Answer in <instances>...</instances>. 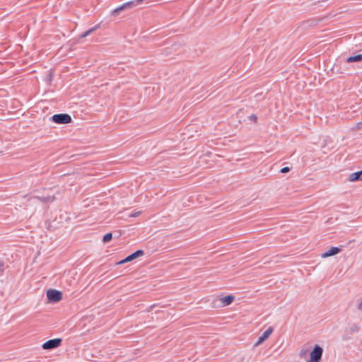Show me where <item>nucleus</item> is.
Wrapping results in <instances>:
<instances>
[{
  "label": "nucleus",
  "mask_w": 362,
  "mask_h": 362,
  "mask_svg": "<svg viewBox=\"0 0 362 362\" xmlns=\"http://www.w3.org/2000/svg\"><path fill=\"white\" fill-rule=\"evenodd\" d=\"M62 292L57 289L49 288L46 291L47 302L49 303L59 302L62 299Z\"/></svg>",
  "instance_id": "1"
},
{
  "label": "nucleus",
  "mask_w": 362,
  "mask_h": 362,
  "mask_svg": "<svg viewBox=\"0 0 362 362\" xmlns=\"http://www.w3.org/2000/svg\"><path fill=\"white\" fill-rule=\"evenodd\" d=\"M52 121L57 124H67L71 122V117L66 113L55 114L52 118Z\"/></svg>",
  "instance_id": "2"
},
{
  "label": "nucleus",
  "mask_w": 362,
  "mask_h": 362,
  "mask_svg": "<svg viewBox=\"0 0 362 362\" xmlns=\"http://www.w3.org/2000/svg\"><path fill=\"white\" fill-rule=\"evenodd\" d=\"M323 349L321 346L315 345L310 354V358L307 362H319L322 356Z\"/></svg>",
  "instance_id": "3"
},
{
  "label": "nucleus",
  "mask_w": 362,
  "mask_h": 362,
  "mask_svg": "<svg viewBox=\"0 0 362 362\" xmlns=\"http://www.w3.org/2000/svg\"><path fill=\"white\" fill-rule=\"evenodd\" d=\"M62 339L59 338L49 339L42 344V348L45 350H50L59 347L61 345Z\"/></svg>",
  "instance_id": "4"
},
{
  "label": "nucleus",
  "mask_w": 362,
  "mask_h": 362,
  "mask_svg": "<svg viewBox=\"0 0 362 362\" xmlns=\"http://www.w3.org/2000/svg\"><path fill=\"white\" fill-rule=\"evenodd\" d=\"M144 255V251L141 250H139L136 251L135 252L132 253V255L127 256L125 259L119 261L117 264H122L126 262H131L136 258H139Z\"/></svg>",
  "instance_id": "5"
},
{
  "label": "nucleus",
  "mask_w": 362,
  "mask_h": 362,
  "mask_svg": "<svg viewBox=\"0 0 362 362\" xmlns=\"http://www.w3.org/2000/svg\"><path fill=\"white\" fill-rule=\"evenodd\" d=\"M341 249L338 247H332L320 255L321 258L325 259L331 256L336 255L341 252Z\"/></svg>",
  "instance_id": "6"
},
{
  "label": "nucleus",
  "mask_w": 362,
  "mask_h": 362,
  "mask_svg": "<svg viewBox=\"0 0 362 362\" xmlns=\"http://www.w3.org/2000/svg\"><path fill=\"white\" fill-rule=\"evenodd\" d=\"M235 297L233 295H228L225 296H221L219 298V301L221 304L222 307H226L233 303Z\"/></svg>",
  "instance_id": "7"
},
{
  "label": "nucleus",
  "mask_w": 362,
  "mask_h": 362,
  "mask_svg": "<svg viewBox=\"0 0 362 362\" xmlns=\"http://www.w3.org/2000/svg\"><path fill=\"white\" fill-rule=\"evenodd\" d=\"M273 332V328L269 327L258 339L257 342L255 344V346H258L261 344H262L269 337V336Z\"/></svg>",
  "instance_id": "8"
},
{
  "label": "nucleus",
  "mask_w": 362,
  "mask_h": 362,
  "mask_svg": "<svg viewBox=\"0 0 362 362\" xmlns=\"http://www.w3.org/2000/svg\"><path fill=\"white\" fill-rule=\"evenodd\" d=\"M348 181L350 182L362 181V170L360 171L352 173L349 174V175L348 177Z\"/></svg>",
  "instance_id": "9"
},
{
  "label": "nucleus",
  "mask_w": 362,
  "mask_h": 362,
  "mask_svg": "<svg viewBox=\"0 0 362 362\" xmlns=\"http://www.w3.org/2000/svg\"><path fill=\"white\" fill-rule=\"evenodd\" d=\"M361 61H362V54L349 57L346 59L347 63L359 62Z\"/></svg>",
  "instance_id": "10"
},
{
  "label": "nucleus",
  "mask_w": 362,
  "mask_h": 362,
  "mask_svg": "<svg viewBox=\"0 0 362 362\" xmlns=\"http://www.w3.org/2000/svg\"><path fill=\"white\" fill-rule=\"evenodd\" d=\"M129 4H130L129 2H127V3H125V4H122V6H120L116 8L115 9H114L113 11H112V13L114 15H115V14L119 13L120 11H123Z\"/></svg>",
  "instance_id": "11"
},
{
  "label": "nucleus",
  "mask_w": 362,
  "mask_h": 362,
  "mask_svg": "<svg viewBox=\"0 0 362 362\" xmlns=\"http://www.w3.org/2000/svg\"><path fill=\"white\" fill-rule=\"evenodd\" d=\"M41 200L44 202H52L54 200V197L53 196L44 197Z\"/></svg>",
  "instance_id": "12"
},
{
  "label": "nucleus",
  "mask_w": 362,
  "mask_h": 362,
  "mask_svg": "<svg viewBox=\"0 0 362 362\" xmlns=\"http://www.w3.org/2000/svg\"><path fill=\"white\" fill-rule=\"evenodd\" d=\"M112 233H109L105 234L103 236V240L104 243H107L112 239Z\"/></svg>",
  "instance_id": "13"
},
{
  "label": "nucleus",
  "mask_w": 362,
  "mask_h": 362,
  "mask_svg": "<svg viewBox=\"0 0 362 362\" xmlns=\"http://www.w3.org/2000/svg\"><path fill=\"white\" fill-rule=\"evenodd\" d=\"M96 30V28H90L89 29L88 31H86V33H84L83 34H82L81 35V37H85L86 36H88V35H90V33H92L94 30Z\"/></svg>",
  "instance_id": "14"
},
{
  "label": "nucleus",
  "mask_w": 362,
  "mask_h": 362,
  "mask_svg": "<svg viewBox=\"0 0 362 362\" xmlns=\"http://www.w3.org/2000/svg\"><path fill=\"white\" fill-rule=\"evenodd\" d=\"M357 309L358 310H359L360 312H362V299L361 300V301L358 303L357 305Z\"/></svg>",
  "instance_id": "15"
},
{
  "label": "nucleus",
  "mask_w": 362,
  "mask_h": 362,
  "mask_svg": "<svg viewBox=\"0 0 362 362\" xmlns=\"http://www.w3.org/2000/svg\"><path fill=\"white\" fill-rule=\"evenodd\" d=\"M141 212L140 211H137V212H135L134 214H132L130 215V217H137L140 215Z\"/></svg>",
  "instance_id": "16"
},
{
  "label": "nucleus",
  "mask_w": 362,
  "mask_h": 362,
  "mask_svg": "<svg viewBox=\"0 0 362 362\" xmlns=\"http://www.w3.org/2000/svg\"><path fill=\"white\" fill-rule=\"evenodd\" d=\"M288 170H289V168L288 167H285L281 170V172L283 173H285L288 172Z\"/></svg>",
  "instance_id": "17"
},
{
  "label": "nucleus",
  "mask_w": 362,
  "mask_h": 362,
  "mask_svg": "<svg viewBox=\"0 0 362 362\" xmlns=\"http://www.w3.org/2000/svg\"><path fill=\"white\" fill-rule=\"evenodd\" d=\"M211 155V153L210 152H207L206 153H205V156H210Z\"/></svg>",
  "instance_id": "18"
},
{
  "label": "nucleus",
  "mask_w": 362,
  "mask_h": 362,
  "mask_svg": "<svg viewBox=\"0 0 362 362\" xmlns=\"http://www.w3.org/2000/svg\"><path fill=\"white\" fill-rule=\"evenodd\" d=\"M358 127H362V122H359V123L358 124Z\"/></svg>",
  "instance_id": "19"
},
{
  "label": "nucleus",
  "mask_w": 362,
  "mask_h": 362,
  "mask_svg": "<svg viewBox=\"0 0 362 362\" xmlns=\"http://www.w3.org/2000/svg\"><path fill=\"white\" fill-rule=\"evenodd\" d=\"M255 118H256V116L253 115L252 119H255Z\"/></svg>",
  "instance_id": "20"
},
{
  "label": "nucleus",
  "mask_w": 362,
  "mask_h": 362,
  "mask_svg": "<svg viewBox=\"0 0 362 362\" xmlns=\"http://www.w3.org/2000/svg\"><path fill=\"white\" fill-rule=\"evenodd\" d=\"M255 118H256V116L253 115L252 119H255Z\"/></svg>",
  "instance_id": "21"
}]
</instances>
